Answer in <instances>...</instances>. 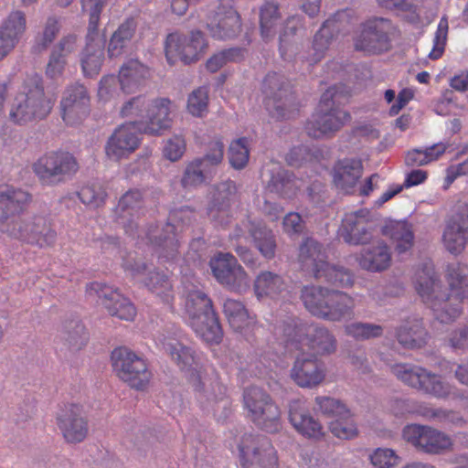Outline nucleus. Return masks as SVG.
Here are the masks:
<instances>
[{"mask_svg": "<svg viewBox=\"0 0 468 468\" xmlns=\"http://www.w3.org/2000/svg\"><path fill=\"white\" fill-rule=\"evenodd\" d=\"M112 365L116 376L135 389L144 388L150 373L144 359L126 347H118L112 352Z\"/></svg>", "mask_w": 468, "mask_h": 468, "instance_id": "39448f33", "label": "nucleus"}, {"mask_svg": "<svg viewBox=\"0 0 468 468\" xmlns=\"http://www.w3.org/2000/svg\"><path fill=\"white\" fill-rule=\"evenodd\" d=\"M250 147L248 140L239 138L232 141L229 147V158L230 165L236 169L245 167L249 162Z\"/></svg>", "mask_w": 468, "mask_h": 468, "instance_id": "8fccbe9b", "label": "nucleus"}, {"mask_svg": "<svg viewBox=\"0 0 468 468\" xmlns=\"http://www.w3.org/2000/svg\"><path fill=\"white\" fill-rule=\"evenodd\" d=\"M391 370L405 384L435 397H445L450 392L448 385L420 367L398 364Z\"/></svg>", "mask_w": 468, "mask_h": 468, "instance_id": "f8f14e48", "label": "nucleus"}, {"mask_svg": "<svg viewBox=\"0 0 468 468\" xmlns=\"http://www.w3.org/2000/svg\"><path fill=\"white\" fill-rule=\"evenodd\" d=\"M388 23L384 19H376L364 25L357 35L355 47L358 50L367 52H379L387 46L386 29Z\"/></svg>", "mask_w": 468, "mask_h": 468, "instance_id": "aec40b11", "label": "nucleus"}, {"mask_svg": "<svg viewBox=\"0 0 468 468\" xmlns=\"http://www.w3.org/2000/svg\"><path fill=\"white\" fill-rule=\"evenodd\" d=\"M134 33L133 21H126L114 32L109 44L111 57H118L132 39Z\"/></svg>", "mask_w": 468, "mask_h": 468, "instance_id": "a18cd8bd", "label": "nucleus"}, {"mask_svg": "<svg viewBox=\"0 0 468 468\" xmlns=\"http://www.w3.org/2000/svg\"><path fill=\"white\" fill-rule=\"evenodd\" d=\"M345 331L348 335L364 339L379 335L382 329L375 324L353 323L346 325Z\"/></svg>", "mask_w": 468, "mask_h": 468, "instance_id": "052dcab7", "label": "nucleus"}, {"mask_svg": "<svg viewBox=\"0 0 468 468\" xmlns=\"http://www.w3.org/2000/svg\"><path fill=\"white\" fill-rule=\"evenodd\" d=\"M301 348L316 356L330 355L336 350V339L324 327H309L301 340Z\"/></svg>", "mask_w": 468, "mask_h": 468, "instance_id": "b1692460", "label": "nucleus"}, {"mask_svg": "<svg viewBox=\"0 0 468 468\" xmlns=\"http://www.w3.org/2000/svg\"><path fill=\"white\" fill-rule=\"evenodd\" d=\"M318 278H324L327 282L338 286H349L352 284V275L350 272L329 263Z\"/></svg>", "mask_w": 468, "mask_h": 468, "instance_id": "bf43d9fd", "label": "nucleus"}, {"mask_svg": "<svg viewBox=\"0 0 468 468\" xmlns=\"http://www.w3.org/2000/svg\"><path fill=\"white\" fill-rule=\"evenodd\" d=\"M141 198L142 195L138 190L128 191L122 197L117 206L120 223L126 225L130 219L137 217Z\"/></svg>", "mask_w": 468, "mask_h": 468, "instance_id": "ea45409f", "label": "nucleus"}, {"mask_svg": "<svg viewBox=\"0 0 468 468\" xmlns=\"http://www.w3.org/2000/svg\"><path fill=\"white\" fill-rule=\"evenodd\" d=\"M299 261L303 269L318 278L328 265L325 250L320 243L307 239L300 247Z\"/></svg>", "mask_w": 468, "mask_h": 468, "instance_id": "cd10ccee", "label": "nucleus"}, {"mask_svg": "<svg viewBox=\"0 0 468 468\" xmlns=\"http://www.w3.org/2000/svg\"><path fill=\"white\" fill-rule=\"evenodd\" d=\"M161 345L164 351L181 370L188 369L194 365L195 352L189 346L172 337H164Z\"/></svg>", "mask_w": 468, "mask_h": 468, "instance_id": "473e14b6", "label": "nucleus"}, {"mask_svg": "<svg viewBox=\"0 0 468 468\" xmlns=\"http://www.w3.org/2000/svg\"><path fill=\"white\" fill-rule=\"evenodd\" d=\"M131 271L133 275L138 277L143 282L145 283L146 286L156 292L158 294L167 291L170 288V284L165 275L158 271H153L147 273L145 277H141L144 275L146 271V266L144 263L137 264V267L132 268Z\"/></svg>", "mask_w": 468, "mask_h": 468, "instance_id": "79ce46f5", "label": "nucleus"}, {"mask_svg": "<svg viewBox=\"0 0 468 468\" xmlns=\"http://www.w3.org/2000/svg\"><path fill=\"white\" fill-rule=\"evenodd\" d=\"M139 145L135 122L119 126L109 138L105 150L109 158L118 161L133 153Z\"/></svg>", "mask_w": 468, "mask_h": 468, "instance_id": "dca6fc26", "label": "nucleus"}, {"mask_svg": "<svg viewBox=\"0 0 468 468\" xmlns=\"http://www.w3.org/2000/svg\"><path fill=\"white\" fill-rule=\"evenodd\" d=\"M237 231H239L235 234L237 238H247L246 233H248L263 257L267 259L273 258L276 249L273 235L261 221L248 220L243 222L242 226L237 229Z\"/></svg>", "mask_w": 468, "mask_h": 468, "instance_id": "5701e85b", "label": "nucleus"}, {"mask_svg": "<svg viewBox=\"0 0 468 468\" xmlns=\"http://www.w3.org/2000/svg\"><path fill=\"white\" fill-rule=\"evenodd\" d=\"M55 418L57 428L66 443L76 445L89 436V420L82 405L64 404L57 411Z\"/></svg>", "mask_w": 468, "mask_h": 468, "instance_id": "423d86ee", "label": "nucleus"}, {"mask_svg": "<svg viewBox=\"0 0 468 468\" xmlns=\"http://www.w3.org/2000/svg\"><path fill=\"white\" fill-rule=\"evenodd\" d=\"M208 107V92L204 88L193 90L187 98L186 110L195 117H203Z\"/></svg>", "mask_w": 468, "mask_h": 468, "instance_id": "864d4df0", "label": "nucleus"}, {"mask_svg": "<svg viewBox=\"0 0 468 468\" xmlns=\"http://www.w3.org/2000/svg\"><path fill=\"white\" fill-rule=\"evenodd\" d=\"M79 197L82 203L90 207H98L103 202L105 194L99 186H87L81 188Z\"/></svg>", "mask_w": 468, "mask_h": 468, "instance_id": "e2e57ef3", "label": "nucleus"}, {"mask_svg": "<svg viewBox=\"0 0 468 468\" xmlns=\"http://www.w3.org/2000/svg\"><path fill=\"white\" fill-rule=\"evenodd\" d=\"M143 123V129L149 134H159L170 128L173 105L171 101L165 98L150 97V105Z\"/></svg>", "mask_w": 468, "mask_h": 468, "instance_id": "f3484780", "label": "nucleus"}, {"mask_svg": "<svg viewBox=\"0 0 468 468\" xmlns=\"http://www.w3.org/2000/svg\"><path fill=\"white\" fill-rule=\"evenodd\" d=\"M448 33V22L445 18L441 19L434 38V47L430 52L429 57L432 59L439 58L444 50V46Z\"/></svg>", "mask_w": 468, "mask_h": 468, "instance_id": "680f3d73", "label": "nucleus"}, {"mask_svg": "<svg viewBox=\"0 0 468 468\" xmlns=\"http://www.w3.org/2000/svg\"><path fill=\"white\" fill-rule=\"evenodd\" d=\"M220 283L234 292H241L249 288L250 280L242 267L237 263Z\"/></svg>", "mask_w": 468, "mask_h": 468, "instance_id": "6e6d98bb", "label": "nucleus"}, {"mask_svg": "<svg viewBox=\"0 0 468 468\" xmlns=\"http://www.w3.org/2000/svg\"><path fill=\"white\" fill-rule=\"evenodd\" d=\"M355 303L349 295L333 291L330 301L324 307L320 318L331 322L348 321L354 318Z\"/></svg>", "mask_w": 468, "mask_h": 468, "instance_id": "c85d7f7f", "label": "nucleus"}, {"mask_svg": "<svg viewBox=\"0 0 468 468\" xmlns=\"http://www.w3.org/2000/svg\"><path fill=\"white\" fill-rule=\"evenodd\" d=\"M207 48V43L199 31L187 35L173 33L166 38L165 55L171 64L177 59H181L185 63H191L197 60Z\"/></svg>", "mask_w": 468, "mask_h": 468, "instance_id": "9d476101", "label": "nucleus"}, {"mask_svg": "<svg viewBox=\"0 0 468 468\" xmlns=\"http://www.w3.org/2000/svg\"><path fill=\"white\" fill-rule=\"evenodd\" d=\"M287 290V282L279 274L271 271L261 272L254 281V292L258 299H275Z\"/></svg>", "mask_w": 468, "mask_h": 468, "instance_id": "7c9ffc66", "label": "nucleus"}, {"mask_svg": "<svg viewBox=\"0 0 468 468\" xmlns=\"http://www.w3.org/2000/svg\"><path fill=\"white\" fill-rule=\"evenodd\" d=\"M289 418L294 429L301 434L314 439L324 437V430L322 424L306 411L302 402L293 401L290 405Z\"/></svg>", "mask_w": 468, "mask_h": 468, "instance_id": "bb28decb", "label": "nucleus"}, {"mask_svg": "<svg viewBox=\"0 0 468 468\" xmlns=\"http://www.w3.org/2000/svg\"><path fill=\"white\" fill-rule=\"evenodd\" d=\"M67 64V58L59 57L57 53H51L46 67L47 77L51 80L59 79L63 75Z\"/></svg>", "mask_w": 468, "mask_h": 468, "instance_id": "69168bd1", "label": "nucleus"}, {"mask_svg": "<svg viewBox=\"0 0 468 468\" xmlns=\"http://www.w3.org/2000/svg\"><path fill=\"white\" fill-rule=\"evenodd\" d=\"M223 310L229 324L235 330H240L249 324L248 311L240 302L228 299L223 304Z\"/></svg>", "mask_w": 468, "mask_h": 468, "instance_id": "c03bdc74", "label": "nucleus"}, {"mask_svg": "<svg viewBox=\"0 0 468 468\" xmlns=\"http://www.w3.org/2000/svg\"><path fill=\"white\" fill-rule=\"evenodd\" d=\"M103 43L100 37L92 38L86 46L81 58L82 69L86 75L97 74L103 58Z\"/></svg>", "mask_w": 468, "mask_h": 468, "instance_id": "c9c22d12", "label": "nucleus"}, {"mask_svg": "<svg viewBox=\"0 0 468 468\" xmlns=\"http://www.w3.org/2000/svg\"><path fill=\"white\" fill-rule=\"evenodd\" d=\"M468 239V207L464 213L455 215L447 225L443 233V242L452 253H460Z\"/></svg>", "mask_w": 468, "mask_h": 468, "instance_id": "a878e982", "label": "nucleus"}, {"mask_svg": "<svg viewBox=\"0 0 468 468\" xmlns=\"http://www.w3.org/2000/svg\"><path fill=\"white\" fill-rule=\"evenodd\" d=\"M119 85L118 80L113 76H108L101 80L98 96L100 100L107 101H110L119 94Z\"/></svg>", "mask_w": 468, "mask_h": 468, "instance_id": "0e129e2a", "label": "nucleus"}, {"mask_svg": "<svg viewBox=\"0 0 468 468\" xmlns=\"http://www.w3.org/2000/svg\"><path fill=\"white\" fill-rule=\"evenodd\" d=\"M86 294L90 298L98 297L101 304L112 316L124 321H133L136 316V308L133 303L110 286L90 282L86 286Z\"/></svg>", "mask_w": 468, "mask_h": 468, "instance_id": "9b49d317", "label": "nucleus"}, {"mask_svg": "<svg viewBox=\"0 0 468 468\" xmlns=\"http://www.w3.org/2000/svg\"><path fill=\"white\" fill-rule=\"evenodd\" d=\"M149 76L150 71L147 67L137 60H130L120 69V87L124 92L135 91Z\"/></svg>", "mask_w": 468, "mask_h": 468, "instance_id": "2f4dec72", "label": "nucleus"}, {"mask_svg": "<svg viewBox=\"0 0 468 468\" xmlns=\"http://www.w3.org/2000/svg\"><path fill=\"white\" fill-rule=\"evenodd\" d=\"M239 29V16L232 8H229L224 13H218L216 22L211 25L212 34L218 38L233 37Z\"/></svg>", "mask_w": 468, "mask_h": 468, "instance_id": "f704fd0d", "label": "nucleus"}, {"mask_svg": "<svg viewBox=\"0 0 468 468\" xmlns=\"http://www.w3.org/2000/svg\"><path fill=\"white\" fill-rule=\"evenodd\" d=\"M185 314L189 325L204 341L218 343L220 340L221 328L211 301L201 290H192L186 294Z\"/></svg>", "mask_w": 468, "mask_h": 468, "instance_id": "7ed1b4c3", "label": "nucleus"}, {"mask_svg": "<svg viewBox=\"0 0 468 468\" xmlns=\"http://www.w3.org/2000/svg\"><path fill=\"white\" fill-rule=\"evenodd\" d=\"M291 376L298 386L314 388L324 381L325 372L322 364L303 353L297 356Z\"/></svg>", "mask_w": 468, "mask_h": 468, "instance_id": "6ab92c4d", "label": "nucleus"}, {"mask_svg": "<svg viewBox=\"0 0 468 468\" xmlns=\"http://www.w3.org/2000/svg\"><path fill=\"white\" fill-rule=\"evenodd\" d=\"M109 0H82V9L90 16V26L95 28L100 20V14Z\"/></svg>", "mask_w": 468, "mask_h": 468, "instance_id": "338daca9", "label": "nucleus"}, {"mask_svg": "<svg viewBox=\"0 0 468 468\" xmlns=\"http://www.w3.org/2000/svg\"><path fill=\"white\" fill-rule=\"evenodd\" d=\"M386 231L393 240L398 252H405L413 246V232L411 227L407 222H391L387 226Z\"/></svg>", "mask_w": 468, "mask_h": 468, "instance_id": "e433bc0d", "label": "nucleus"}, {"mask_svg": "<svg viewBox=\"0 0 468 468\" xmlns=\"http://www.w3.org/2000/svg\"><path fill=\"white\" fill-rule=\"evenodd\" d=\"M226 391V387L218 381L205 379L196 387V397L202 405H206L223 399Z\"/></svg>", "mask_w": 468, "mask_h": 468, "instance_id": "4c0bfd02", "label": "nucleus"}, {"mask_svg": "<svg viewBox=\"0 0 468 468\" xmlns=\"http://www.w3.org/2000/svg\"><path fill=\"white\" fill-rule=\"evenodd\" d=\"M37 176L47 184L61 181L78 170L75 158L69 153H49L40 157L33 165Z\"/></svg>", "mask_w": 468, "mask_h": 468, "instance_id": "ddd939ff", "label": "nucleus"}, {"mask_svg": "<svg viewBox=\"0 0 468 468\" xmlns=\"http://www.w3.org/2000/svg\"><path fill=\"white\" fill-rule=\"evenodd\" d=\"M358 265L367 271H381L391 264V252L383 241L364 248L356 258Z\"/></svg>", "mask_w": 468, "mask_h": 468, "instance_id": "393cba45", "label": "nucleus"}, {"mask_svg": "<svg viewBox=\"0 0 468 468\" xmlns=\"http://www.w3.org/2000/svg\"><path fill=\"white\" fill-rule=\"evenodd\" d=\"M58 30V22L55 19H48L42 34L37 39V48L46 49L55 39Z\"/></svg>", "mask_w": 468, "mask_h": 468, "instance_id": "774afa93", "label": "nucleus"}, {"mask_svg": "<svg viewBox=\"0 0 468 468\" xmlns=\"http://www.w3.org/2000/svg\"><path fill=\"white\" fill-rule=\"evenodd\" d=\"M467 275V266L459 263L450 265L446 274L450 289L441 290L432 268L416 273L415 289L440 322L450 323L461 315L464 293L462 285Z\"/></svg>", "mask_w": 468, "mask_h": 468, "instance_id": "f257e3e1", "label": "nucleus"}, {"mask_svg": "<svg viewBox=\"0 0 468 468\" xmlns=\"http://www.w3.org/2000/svg\"><path fill=\"white\" fill-rule=\"evenodd\" d=\"M89 98L82 85L69 88L61 101L62 118L70 125L81 122L88 114Z\"/></svg>", "mask_w": 468, "mask_h": 468, "instance_id": "a211bd4d", "label": "nucleus"}, {"mask_svg": "<svg viewBox=\"0 0 468 468\" xmlns=\"http://www.w3.org/2000/svg\"><path fill=\"white\" fill-rule=\"evenodd\" d=\"M280 13L278 5L274 3H266L261 10V30L264 38H270L275 35Z\"/></svg>", "mask_w": 468, "mask_h": 468, "instance_id": "09e8293b", "label": "nucleus"}, {"mask_svg": "<svg viewBox=\"0 0 468 468\" xmlns=\"http://www.w3.org/2000/svg\"><path fill=\"white\" fill-rule=\"evenodd\" d=\"M27 200V195L13 187L0 188V223L4 231L7 223L16 218L15 214L20 209L21 205Z\"/></svg>", "mask_w": 468, "mask_h": 468, "instance_id": "c756f323", "label": "nucleus"}, {"mask_svg": "<svg viewBox=\"0 0 468 468\" xmlns=\"http://www.w3.org/2000/svg\"><path fill=\"white\" fill-rule=\"evenodd\" d=\"M314 410L333 420L350 416V410L344 402L330 397H317Z\"/></svg>", "mask_w": 468, "mask_h": 468, "instance_id": "58836bf2", "label": "nucleus"}, {"mask_svg": "<svg viewBox=\"0 0 468 468\" xmlns=\"http://www.w3.org/2000/svg\"><path fill=\"white\" fill-rule=\"evenodd\" d=\"M53 106L45 95L41 78L27 79L14 97L9 108V120L16 124H27L44 119Z\"/></svg>", "mask_w": 468, "mask_h": 468, "instance_id": "f03ea898", "label": "nucleus"}, {"mask_svg": "<svg viewBox=\"0 0 468 468\" xmlns=\"http://www.w3.org/2000/svg\"><path fill=\"white\" fill-rule=\"evenodd\" d=\"M402 436L419 452L429 454H442L451 452L453 447V441L448 434L427 425H407Z\"/></svg>", "mask_w": 468, "mask_h": 468, "instance_id": "0eeeda50", "label": "nucleus"}, {"mask_svg": "<svg viewBox=\"0 0 468 468\" xmlns=\"http://www.w3.org/2000/svg\"><path fill=\"white\" fill-rule=\"evenodd\" d=\"M399 342L406 347L420 346L425 340V332L419 322L408 323L398 332Z\"/></svg>", "mask_w": 468, "mask_h": 468, "instance_id": "49530a36", "label": "nucleus"}, {"mask_svg": "<svg viewBox=\"0 0 468 468\" xmlns=\"http://www.w3.org/2000/svg\"><path fill=\"white\" fill-rule=\"evenodd\" d=\"M332 292L322 286H304L301 292V299L304 307L312 314L320 318L325 305L330 301Z\"/></svg>", "mask_w": 468, "mask_h": 468, "instance_id": "72a5a7b5", "label": "nucleus"}, {"mask_svg": "<svg viewBox=\"0 0 468 468\" xmlns=\"http://www.w3.org/2000/svg\"><path fill=\"white\" fill-rule=\"evenodd\" d=\"M268 187L271 191L291 197L298 188L297 181L291 178L287 174H279L270 182Z\"/></svg>", "mask_w": 468, "mask_h": 468, "instance_id": "4d7b16f0", "label": "nucleus"}, {"mask_svg": "<svg viewBox=\"0 0 468 468\" xmlns=\"http://www.w3.org/2000/svg\"><path fill=\"white\" fill-rule=\"evenodd\" d=\"M186 144L181 135H173L165 142L163 148L164 156L171 161L176 162L182 158L186 152Z\"/></svg>", "mask_w": 468, "mask_h": 468, "instance_id": "13d9d810", "label": "nucleus"}, {"mask_svg": "<svg viewBox=\"0 0 468 468\" xmlns=\"http://www.w3.org/2000/svg\"><path fill=\"white\" fill-rule=\"evenodd\" d=\"M12 237L39 247L51 245L56 234L44 218H13L4 229Z\"/></svg>", "mask_w": 468, "mask_h": 468, "instance_id": "1a4fd4ad", "label": "nucleus"}, {"mask_svg": "<svg viewBox=\"0 0 468 468\" xmlns=\"http://www.w3.org/2000/svg\"><path fill=\"white\" fill-rule=\"evenodd\" d=\"M373 468H393L399 463L396 452L389 448H377L368 454Z\"/></svg>", "mask_w": 468, "mask_h": 468, "instance_id": "603ef678", "label": "nucleus"}, {"mask_svg": "<svg viewBox=\"0 0 468 468\" xmlns=\"http://www.w3.org/2000/svg\"><path fill=\"white\" fill-rule=\"evenodd\" d=\"M26 30V17L23 12L14 11L4 20L0 34L16 44Z\"/></svg>", "mask_w": 468, "mask_h": 468, "instance_id": "37998d69", "label": "nucleus"}, {"mask_svg": "<svg viewBox=\"0 0 468 468\" xmlns=\"http://www.w3.org/2000/svg\"><path fill=\"white\" fill-rule=\"evenodd\" d=\"M239 448L243 468H278L276 451L267 438L245 435Z\"/></svg>", "mask_w": 468, "mask_h": 468, "instance_id": "6e6552de", "label": "nucleus"}, {"mask_svg": "<svg viewBox=\"0 0 468 468\" xmlns=\"http://www.w3.org/2000/svg\"><path fill=\"white\" fill-rule=\"evenodd\" d=\"M148 105H150L149 96H135L122 104L120 113L122 117L135 119L143 126Z\"/></svg>", "mask_w": 468, "mask_h": 468, "instance_id": "a19ab883", "label": "nucleus"}, {"mask_svg": "<svg viewBox=\"0 0 468 468\" xmlns=\"http://www.w3.org/2000/svg\"><path fill=\"white\" fill-rule=\"evenodd\" d=\"M243 402L249 418L257 426L271 432L280 429L282 410L264 389L254 386L248 388Z\"/></svg>", "mask_w": 468, "mask_h": 468, "instance_id": "20e7f679", "label": "nucleus"}, {"mask_svg": "<svg viewBox=\"0 0 468 468\" xmlns=\"http://www.w3.org/2000/svg\"><path fill=\"white\" fill-rule=\"evenodd\" d=\"M350 121L349 113L338 107L327 108L321 104L307 124V133L314 138H328Z\"/></svg>", "mask_w": 468, "mask_h": 468, "instance_id": "2eb2a0df", "label": "nucleus"}, {"mask_svg": "<svg viewBox=\"0 0 468 468\" xmlns=\"http://www.w3.org/2000/svg\"><path fill=\"white\" fill-rule=\"evenodd\" d=\"M328 430L337 439L353 440L358 436V428L352 415L332 420L328 423Z\"/></svg>", "mask_w": 468, "mask_h": 468, "instance_id": "de8ad7c7", "label": "nucleus"}, {"mask_svg": "<svg viewBox=\"0 0 468 468\" xmlns=\"http://www.w3.org/2000/svg\"><path fill=\"white\" fill-rule=\"evenodd\" d=\"M209 174V168L199 159L191 162L186 168L182 184L185 186H197L203 184Z\"/></svg>", "mask_w": 468, "mask_h": 468, "instance_id": "3c124183", "label": "nucleus"}, {"mask_svg": "<svg viewBox=\"0 0 468 468\" xmlns=\"http://www.w3.org/2000/svg\"><path fill=\"white\" fill-rule=\"evenodd\" d=\"M236 194V186L232 181L218 184L211 194L208 207L209 218L219 225L228 223L230 217V204Z\"/></svg>", "mask_w": 468, "mask_h": 468, "instance_id": "412c9836", "label": "nucleus"}, {"mask_svg": "<svg viewBox=\"0 0 468 468\" xmlns=\"http://www.w3.org/2000/svg\"><path fill=\"white\" fill-rule=\"evenodd\" d=\"M368 218L369 211L367 209L346 213L339 229L340 237L350 244L365 243L369 239Z\"/></svg>", "mask_w": 468, "mask_h": 468, "instance_id": "4be33fe9", "label": "nucleus"}, {"mask_svg": "<svg viewBox=\"0 0 468 468\" xmlns=\"http://www.w3.org/2000/svg\"><path fill=\"white\" fill-rule=\"evenodd\" d=\"M237 263L232 255L218 253L210 260V268L215 278L221 282Z\"/></svg>", "mask_w": 468, "mask_h": 468, "instance_id": "5fc2aeb1", "label": "nucleus"}, {"mask_svg": "<svg viewBox=\"0 0 468 468\" xmlns=\"http://www.w3.org/2000/svg\"><path fill=\"white\" fill-rule=\"evenodd\" d=\"M363 166L357 159H344L335 166L334 183L335 186L345 193H356L367 196L373 190V180L377 177L372 176L367 178L363 186L357 187L359 179L362 176Z\"/></svg>", "mask_w": 468, "mask_h": 468, "instance_id": "4468645a", "label": "nucleus"}]
</instances>
